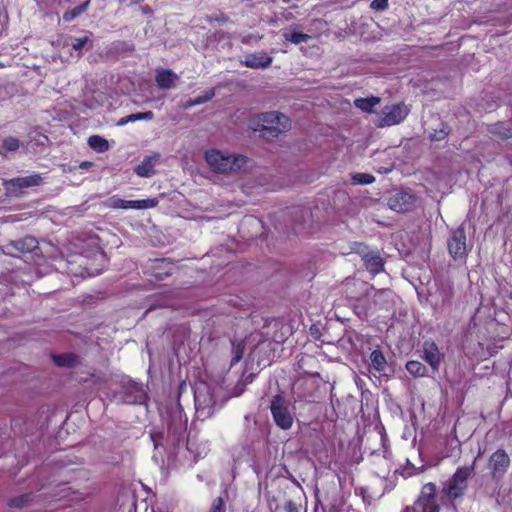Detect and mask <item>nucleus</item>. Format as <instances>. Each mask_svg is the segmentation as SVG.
I'll return each instance as SVG.
<instances>
[{"instance_id": "obj_1", "label": "nucleus", "mask_w": 512, "mask_h": 512, "mask_svg": "<svg viewBox=\"0 0 512 512\" xmlns=\"http://www.w3.org/2000/svg\"><path fill=\"white\" fill-rule=\"evenodd\" d=\"M248 125L252 131L259 132L263 139L273 140L290 129L291 121L280 112L269 111L254 115Z\"/></svg>"}, {"instance_id": "obj_2", "label": "nucleus", "mask_w": 512, "mask_h": 512, "mask_svg": "<svg viewBox=\"0 0 512 512\" xmlns=\"http://www.w3.org/2000/svg\"><path fill=\"white\" fill-rule=\"evenodd\" d=\"M476 459L471 465L458 467L453 475L443 484L442 494L448 502L455 508L456 502H461L468 489L469 479L475 471Z\"/></svg>"}, {"instance_id": "obj_3", "label": "nucleus", "mask_w": 512, "mask_h": 512, "mask_svg": "<svg viewBox=\"0 0 512 512\" xmlns=\"http://www.w3.org/2000/svg\"><path fill=\"white\" fill-rule=\"evenodd\" d=\"M205 160L214 171L223 174L238 172L244 168L248 162L246 156L224 155L216 149L206 151Z\"/></svg>"}, {"instance_id": "obj_4", "label": "nucleus", "mask_w": 512, "mask_h": 512, "mask_svg": "<svg viewBox=\"0 0 512 512\" xmlns=\"http://www.w3.org/2000/svg\"><path fill=\"white\" fill-rule=\"evenodd\" d=\"M269 409L277 427L282 430H289L293 426L294 416L284 395H274L270 401Z\"/></svg>"}, {"instance_id": "obj_5", "label": "nucleus", "mask_w": 512, "mask_h": 512, "mask_svg": "<svg viewBox=\"0 0 512 512\" xmlns=\"http://www.w3.org/2000/svg\"><path fill=\"white\" fill-rule=\"evenodd\" d=\"M43 182L40 174H32L25 177H16L4 182L6 192L13 197H20L24 189L39 186Z\"/></svg>"}, {"instance_id": "obj_6", "label": "nucleus", "mask_w": 512, "mask_h": 512, "mask_svg": "<svg viewBox=\"0 0 512 512\" xmlns=\"http://www.w3.org/2000/svg\"><path fill=\"white\" fill-rule=\"evenodd\" d=\"M510 466V457L504 449H497L493 452L487 463L492 479L501 480Z\"/></svg>"}, {"instance_id": "obj_7", "label": "nucleus", "mask_w": 512, "mask_h": 512, "mask_svg": "<svg viewBox=\"0 0 512 512\" xmlns=\"http://www.w3.org/2000/svg\"><path fill=\"white\" fill-rule=\"evenodd\" d=\"M410 109L403 103L386 105L381 112L379 126H393L401 123L409 114Z\"/></svg>"}, {"instance_id": "obj_8", "label": "nucleus", "mask_w": 512, "mask_h": 512, "mask_svg": "<svg viewBox=\"0 0 512 512\" xmlns=\"http://www.w3.org/2000/svg\"><path fill=\"white\" fill-rule=\"evenodd\" d=\"M447 248L454 260H463L467 257L466 233L463 227L452 231L447 241Z\"/></svg>"}, {"instance_id": "obj_9", "label": "nucleus", "mask_w": 512, "mask_h": 512, "mask_svg": "<svg viewBox=\"0 0 512 512\" xmlns=\"http://www.w3.org/2000/svg\"><path fill=\"white\" fill-rule=\"evenodd\" d=\"M444 357V353L439 349L434 340L428 339L423 342L421 358L428 363L433 373L439 372Z\"/></svg>"}, {"instance_id": "obj_10", "label": "nucleus", "mask_w": 512, "mask_h": 512, "mask_svg": "<svg viewBox=\"0 0 512 512\" xmlns=\"http://www.w3.org/2000/svg\"><path fill=\"white\" fill-rule=\"evenodd\" d=\"M417 201L418 198L415 194L400 191L389 198L388 205L396 212H409L416 208Z\"/></svg>"}, {"instance_id": "obj_11", "label": "nucleus", "mask_w": 512, "mask_h": 512, "mask_svg": "<svg viewBox=\"0 0 512 512\" xmlns=\"http://www.w3.org/2000/svg\"><path fill=\"white\" fill-rule=\"evenodd\" d=\"M122 401L126 404H141L145 401L146 394L142 384L128 380L123 386Z\"/></svg>"}, {"instance_id": "obj_12", "label": "nucleus", "mask_w": 512, "mask_h": 512, "mask_svg": "<svg viewBox=\"0 0 512 512\" xmlns=\"http://www.w3.org/2000/svg\"><path fill=\"white\" fill-rule=\"evenodd\" d=\"M272 62L273 58L266 52L249 53L240 61L242 65L251 69H266L271 66Z\"/></svg>"}, {"instance_id": "obj_13", "label": "nucleus", "mask_w": 512, "mask_h": 512, "mask_svg": "<svg viewBox=\"0 0 512 512\" xmlns=\"http://www.w3.org/2000/svg\"><path fill=\"white\" fill-rule=\"evenodd\" d=\"M179 76L170 69L156 70L155 81L159 89L169 90L176 87Z\"/></svg>"}, {"instance_id": "obj_14", "label": "nucleus", "mask_w": 512, "mask_h": 512, "mask_svg": "<svg viewBox=\"0 0 512 512\" xmlns=\"http://www.w3.org/2000/svg\"><path fill=\"white\" fill-rule=\"evenodd\" d=\"M436 485L432 482L422 486L420 494L415 501V505L420 508L428 505L437 504L436 502Z\"/></svg>"}, {"instance_id": "obj_15", "label": "nucleus", "mask_w": 512, "mask_h": 512, "mask_svg": "<svg viewBox=\"0 0 512 512\" xmlns=\"http://www.w3.org/2000/svg\"><path fill=\"white\" fill-rule=\"evenodd\" d=\"M364 266L371 274L376 275L383 271L384 261L377 252H369L363 256Z\"/></svg>"}, {"instance_id": "obj_16", "label": "nucleus", "mask_w": 512, "mask_h": 512, "mask_svg": "<svg viewBox=\"0 0 512 512\" xmlns=\"http://www.w3.org/2000/svg\"><path fill=\"white\" fill-rule=\"evenodd\" d=\"M37 246L38 241L32 236H27L22 239L12 241L6 247L7 249L13 248L19 252H31L36 249Z\"/></svg>"}, {"instance_id": "obj_17", "label": "nucleus", "mask_w": 512, "mask_h": 512, "mask_svg": "<svg viewBox=\"0 0 512 512\" xmlns=\"http://www.w3.org/2000/svg\"><path fill=\"white\" fill-rule=\"evenodd\" d=\"M52 359L58 367L72 368L79 364V357L74 353L53 354Z\"/></svg>"}, {"instance_id": "obj_18", "label": "nucleus", "mask_w": 512, "mask_h": 512, "mask_svg": "<svg viewBox=\"0 0 512 512\" xmlns=\"http://www.w3.org/2000/svg\"><path fill=\"white\" fill-rule=\"evenodd\" d=\"M379 103L380 98L377 96H371L366 98L360 97L354 100L355 107L367 113L374 112V107Z\"/></svg>"}, {"instance_id": "obj_19", "label": "nucleus", "mask_w": 512, "mask_h": 512, "mask_svg": "<svg viewBox=\"0 0 512 512\" xmlns=\"http://www.w3.org/2000/svg\"><path fill=\"white\" fill-rule=\"evenodd\" d=\"M406 370L415 378L428 376V368L418 360H410L406 363Z\"/></svg>"}, {"instance_id": "obj_20", "label": "nucleus", "mask_w": 512, "mask_h": 512, "mask_svg": "<svg viewBox=\"0 0 512 512\" xmlns=\"http://www.w3.org/2000/svg\"><path fill=\"white\" fill-rule=\"evenodd\" d=\"M282 36L286 41L291 42L292 44L295 45L307 42L312 38L311 35L297 30L284 31L282 33Z\"/></svg>"}, {"instance_id": "obj_21", "label": "nucleus", "mask_w": 512, "mask_h": 512, "mask_svg": "<svg viewBox=\"0 0 512 512\" xmlns=\"http://www.w3.org/2000/svg\"><path fill=\"white\" fill-rule=\"evenodd\" d=\"M371 366L379 373L384 372L387 366L386 358L383 352L375 349L370 353Z\"/></svg>"}, {"instance_id": "obj_22", "label": "nucleus", "mask_w": 512, "mask_h": 512, "mask_svg": "<svg viewBox=\"0 0 512 512\" xmlns=\"http://www.w3.org/2000/svg\"><path fill=\"white\" fill-rule=\"evenodd\" d=\"M154 118V113L152 111L146 112H138L134 114H130L128 116L122 117L118 120L117 126H124L130 122L140 121V120H152Z\"/></svg>"}, {"instance_id": "obj_23", "label": "nucleus", "mask_w": 512, "mask_h": 512, "mask_svg": "<svg viewBox=\"0 0 512 512\" xmlns=\"http://www.w3.org/2000/svg\"><path fill=\"white\" fill-rule=\"evenodd\" d=\"M89 5H90V0H87L83 3H81L80 5L65 11L63 14V20L65 22L73 21L75 18H77L78 16H80L81 14L86 12Z\"/></svg>"}, {"instance_id": "obj_24", "label": "nucleus", "mask_w": 512, "mask_h": 512, "mask_svg": "<svg viewBox=\"0 0 512 512\" xmlns=\"http://www.w3.org/2000/svg\"><path fill=\"white\" fill-rule=\"evenodd\" d=\"M88 145L96 152L103 153L109 149L108 141L98 135H92L88 138Z\"/></svg>"}, {"instance_id": "obj_25", "label": "nucleus", "mask_w": 512, "mask_h": 512, "mask_svg": "<svg viewBox=\"0 0 512 512\" xmlns=\"http://www.w3.org/2000/svg\"><path fill=\"white\" fill-rule=\"evenodd\" d=\"M135 173L140 177H149L154 173V166L150 158L143 160L134 169Z\"/></svg>"}, {"instance_id": "obj_26", "label": "nucleus", "mask_w": 512, "mask_h": 512, "mask_svg": "<svg viewBox=\"0 0 512 512\" xmlns=\"http://www.w3.org/2000/svg\"><path fill=\"white\" fill-rule=\"evenodd\" d=\"M107 205L112 209H133V200H124L113 196L108 199Z\"/></svg>"}, {"instance_id": "obj_27", "label": "nucleus", "mask_w": 512, "mask_h": 512, "mask_svg": "<svg viewBox=\"0 0 512 512\" xmlns=\"http://www.w3.org/2000/svg\"><path fill=\"white\" fill-rule=\"evenodd\" d=\"M159 203L158 198H148L141 200H133V209L143 210L149 208H155Z\"/></svg>"}, {"instance_id": "obj_28", "label": "nucleus", "mask_w": 512, "mask_h": 512, "mask_svg": "<svg viewBox=\"0 0 512 512\" xmlns=\"http://www.w3.org/2000/svg\"><path fill=\"white\" fill-rule=\"evenodd\" d=\"M31 498H32L31 493H25V494H22V495H19V496L9 499L8 505L10 507L21 508V507L25 506L28 502H30Z\"/></svg>"}, {"instance_id": "obj_29", "label": "nucleus", "mask_w": 512, "mask_h": 512, "mask_svg": "<svg viewBox=\"0 0 512 512\" xmlns=\"http://www.w3.org/2000/svg\"><path fill=\"white\" fill-rule=\"evenodd\" d=\"M214 95H215V92L213 89L206 91L205 94L202 96H198L196 98L189 99L187 102V107H193V106L204 104V103L210 101L214 97Z\"/></svg>"}, {"instance_id": "obj_30", "label": "nucleus", "mask_w": 512, "mask_h": 512, "mask_svg": "<svg viewBox=\"0 0 512 512\" xmlns=\"http://www.w3.org/2000/svg\"><path fill=\"white\" fill-rule=\"evenodd\" d=\"M375 181V177L368 173H356L352 176V183L358 185H369Z\"/></svg>"}, {"instance_id": "obj_31", "label": "nucleus", "mask_w": 512, "mask_h": 512, "mask_svg": "<svg viewBox=\"0 0 512 512\" xmlns=\"http://www.w3.org/2000/svg\"><path fill=\"white\" fill-rule=\"evenodd\" d=\"M491 133L503 140L512 137V130L504 127L502 124L494 125L491 129Z\"/></svg>"}, {"instance_id": "obj_32", "label": "nucleus", "mask_w": 512, "mask_h": 512, "mask_svg": "<svg viewBox=\"0 0 512 512\" xmlns=\"http://www.w3.org/2000/svg\"><path fill=\"white\" fill-rule=\"evenodd\" d=\"M74 262H78V263H79V265H80L81 267H83V269H82V271L77 272V271H76V270H74L73 268H69L71 273H73V274H75V275H78V274H79V275H81V276H84V275H86V274H87L88 276H92V275H94V273H93V272H91V271L88 269V267H87V265H86V264H87V259H86L84 256H82V255L77 256V257H76V260H75Z\"/></svg>"}, {"instance_id": "obj_33", "label": "nucleus", "mask_w": 512, "mask_h": 512, "mask_svg": "<svg viewBox=\"0 0 512 512\" xmlns=\"http://www.w3.org/2000/svg\"><path fill=\"white\" fill-rule=\"evenodd\" d=\"M20 146V142L17 138L9 136L2 142V147L7 151H16Z\"/></svg>"}, {"instance_id": "obj_34", "label": "nucleus", "mask_w": 512, "mask_h": 512, "mask_svg": "<svg viewBox=\"0 0 512 512\" xmlns=\"http://www.w3.org/2000/svg\"><path fill=\"white\" fill-rule=\"evenodd\" d=\"M276 512H301V506L292 500H288L282 508H277Z\"/></svg>"}, {"instance_id": "obj_35", "label": "nucleus", "mask_w": 512, "mask_h": 512, "mask_svg": "<svg viewBox=\"0 0 512 512\" xmlns=\"http://www.w3.org/2000/svg\"><path fill=\"white\" fill-rule=\"evenodd\" d=\"M225 502L222 497H216L211 504V507L208 512H225Z\"/></svg>"}, {"instance_id": "obj_36", "label": "nucleus", "mask_w": 512, "mask_h": 512, "mask_svg": "<svg viewBox=\"0 0 512 512\" xmlns=\"http://www.w3.org/2000/svg\"><path fill=\"white\" fill-rule=\"evenodd\" d=\"M389 0H373L370 4V8L375 11H384L389 7Z\"/></svg>"}, {"instance_id": "obj_37", "label": "nucleus", "mask_w": 512, "mask_h": 512, "mask_svg": "<svg viewBox=\"0 0 512 512\" xmlns=\"http://www.w3.org/2000/svg\"><path fill=\"white\" fill-rule=\"evenodd\" d=\"M423 469H424L423 466L420 468H416L413 465H411L410 467H404L401 472V475L404 478H409V477H412L413 475L419 474L420 472L423 471Z\"/></svg>"}, {"instance_id": "obj_38", "label": "nucleus", "mask_w": 512, "mask_h": 512, "mask_svg": "<svg viewBox=\"0 0 512 512\" xmlns=\"http://www.w3.org/2000/svg\"><path fill=\"white\" fill-rule=\"evenodd\" d=\"M206 20L208 22H218V23H227L230 19L225 13H218L214 15L207 16Z\"/></svg>"}, {"instance_id": "obj_39", "label": "nucleus", "mask_w": 512, "mask_h": 512, "mask_svg": "<svg viewBox=\"0 0 512 512\" xmlns=\"http://www.w3.org/2000/svg\"><path fill=\"white\" fill-rule=\"evenodd\" d=\"M88 42V37L85 36V37H81V38H76L74 40V42L72 43V48L75 50V51H81L82 48L85 46V44Z\"/></svg>"}, {"instance_id": "obj_40", "label": "nucleus", "mask_w": 512, "mask_h": 512, "mask_svg": "<svg viewBox=\"0 0 512 512\" xmlns=\"http://www.w3.org/2000/svg\"><path fill=\"white\" fill-rule=\"evenodd\" d=\"M447 136H448V131L441 129L439 131H435V133H433L431 135V140L441 141V140L445 139Z\"/></svg>"}, {"instance_id": "obj_41", "label": "nucleus", "mask_w": 512, "mask_h": 512, "mask_svg": "<svg viewBox=\"0 0 512 512\" xmlns=\"http://www.w3.org/2000/svg\"><path fill=\"white\" fill-rule=\"evenodd\" d=\"M421 512H440V507L438 504L428 505L424 507H420Z\"/></svg>"}, {"instance_id": "obj_42", "label": "nucleus", "mask_w": 512, "mask_h": 512, "mask_svg": "<svg viewBox=\"0 0 512 512\" xmlns=\"http://www.w3.org/2000/svg\"><path fill=\"white\" fill-rule=\"evenodd\" d=\"M402 512H421V510L414 504V506L405 507Z\"/></svg>"}, {"instance_id": "obj_43", "label": "nucleus", "mask_w": 512, "mask_h": 512, "mask_svg": "<svg viewBox=\"0 0 512 512\" xmlns=\"http://www.w3.org/2000/svg\"><path fill=\"white\" fill-rule=\"evenodd\" d=\"M241 358H242V350H237L235 356L233 357L232 364L239 362Z\"/></svg>"}, {"instance_id": "obj_44", "label": "nucleus", "mask_w": 512, "mask_h": 512, "mask_svg": "<svg viewBox=\"0 0 512 512\" xmlns=\"http://www.w3.org/2000/svg\"><path fill=\"white\" fill-rule=\"evenodd\" d=\"M93 166V162L91 161H83L80 163L79 167L82 169H89Z\"/></svg>"}, {"instance_id": "obj_45", "label": "nucleus", "mask_w": 512, "mask_h": 512, "mask_svg": "<svg viewBox=\"0 0 512 512\" xmlns=\"http://www.w3.org/2000/svg\"><path fill=\"white\" fill-rule=\"evenodd\" d=\"M300 51H301L304 55H305V54H306V52H307V50H306L305 48H303V47H301V48H300Z\"/></svg>"}, {"instance_id": "obj_46", "label": "nucleus", "mask_w": 512, "mask_h": 512, "mask_svg": "<svg viewBox=\"0 0 512 512\" xmlns=\"http://www.w3.org/2000/svg\"><path fill=\"white\" fill-rule=\"evenodd\" d=\"M118 1L122 3V2H125L126 0H118Z\"/></svg>"}]
</instances>
